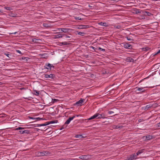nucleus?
Masks as SVG:
<instances>
[{"label": "nucleus", "instance_id": "obj_15", "mask_svg": "<svg viewBox=\"0 0 160 160\" xmlns=\"http://www.w3.org/2000/svg\"><path fill=\"white\" fill-rule=\"evenodd\" d=\"M98 24L101 26H105L106 27H107L108 26V25L107 23L102 22L99 23Z\"/></svg>", "mask_w": 160, "mask_h": 160}, {"label": "nucleus", "instance_id": "obj_3", "mask_svg": "<svg viewBox=\"0 0 160 160\" xmlns=\"http://www.w3.org/2000/svg\"><path fill=\"white\" fill-rule=\"evenodd\" d=\"M92 155L88 154L83 155L79 157V158L82 160H88L91 158Z\"/></svg>", "mask_w": 160, "mask_h": 160}, {"label": "nucleus", "instance_id": "obj_11", "mask_svg": "<svg viewBox=\"0 0 160 160\" xmlns=\"http://www.w3.org/2000/svg\"><path fill=\"white\" fill-rule=\"evenodd\" d=\"M65 35V34H56L54 36V38H62L64 37Z\"/></svg>", "mask_w": 160, "mask_h": 160}, {"label": "nucleus", "instance_id": "obj_38", "mask_svg": "<svg viewBox=\"0 0 160 160\" xmlns=\"http://www.w3.org/2000/svg\"><path fill=\"white\" fill-rule=\"evenodd\" d=\"M98 50H101V51H105V50L104 49H102L101 48H99L98 49Z\"/></svg>", "mask_w": 160, "mask_h": 160}, {"label": "nucleus", "instance_id": "obj_22", "mask_svg": "<svg viewBox=\"0 0 160 160\" xmlns=\"http://www.w3.org/2000/svg\"><path fill=\"white\" fill-rule=\"evenodd\" d=\"M152 106V105H150V104L147 105L144 108V110H148L149 108H151Z\"/></svg>", "mask_w": 160, "mask_h": 160}, {"label": "nucleus", "instance_id": "obj_18", "mask_svg": "<svg viewBox=\"0 0 160 160\" xmlns=\"http://www.w3.org/2000/svg\"><path fill=\"white\" fill-rule=\"evenodd\" d=\"M153 137L152 135L147 136H146V139L147 140H150Z\"/></svg>", "mask_w": 160, "mask_h": 160}, {"label": "nucleus", "instance_id": "obj_1", "mask_svg": "<svg viewBox=\"0 0 160 160\" xmlns=\"http://www.w3.org/2000/svg\"><path fill=\"white\" fill-rule=\"evenodd\" d=\"M75 117V116H73L72 117L69 118L65 122L64 125L62 126V127L60 129V130H62L63 129L66 128L67 126H65V125L68 124Z\"/></svg>", "mask_w": 160, "mask_h": 160}, {"label": "nucleus", "instance_id": "obj_47", "mask_svg": "<svg viewBox=\"0 0 160 160\" xmlns=\"http://www.w3.org/2000/svg\"><path fill=\"white\" fill-rule=\"evenodd\" d=\"M17 33V32H12V33H10V34H16V33Z\"/></svg>", "mask_w": 160, "mask_h": 160}, {"label": "nucleus", "instance_id": "obj_19", "mask_svg": "<svg viewBox=\"0 0 160 160\" xmlns=\"http://www.w3.org/2000/svg\"><path fill=\"white\" fill-rule=\"evenodd\" d=\"M31 119H32L33 120H37L38 121H39L40 120H43L44 119L43 118H31Z\"/></svg>", "mask_w": 160, "mask_h": 160}, {"label": "nucleus", "instance_id": "obj_5", "mask_svg": "<svg viewBox=\"0 0 160 160\" xmlns=\"http://www.w3.org/2000/svg\"><path fill=\"white\" fill-rule=\"evenodd\" d=\"M127 158H128V160H134L138 158L135 153L132 154Z\"/></svg>", "mask_w": 160, "mask_h": 160}, {"label": "nucleus", "instance_id": "obj_24", "mask_svg": "<svg viewBox=\"0 0 160 160\" xmlns=\"http://www.w3.org/2000/svg\"><path fill=\"white\" fill-rule=\"evenodd\" d=\"M134 12H133L136 14H139L141 13V11L140 10L137 9L134 10Z\"/></svg>", "mask_w": 160, "mask_h": 160}, {"label": "nucleus", "instance_id": "obj_56", "mask_svg": "<svg viewBox=\"0 0 160 160\" xmlns=\"http://www.w3.org/2000/svg\"><path fill=\"white\" fill-rule=\"evenodd\" d=\"M2 84V82H0V85H1Z\"/></svg>", "mask_w": 160, "mask_h": 160}, {"label": "nucleus", "instance_id": "obj_57", "mask_svg": "<svg viewBox=\"0 0 160 160\" xmlns=\"http://www.w3.org/2000/svg\"><path fill=\"white\" fill-rule=\"evenodd\" d=\"M89 7H91L92 6H90V5H89Z\"/></svg>", "mask_w": 160, "mask_h": 160}, {"label": "nucleus", "instance_id": "obj_53", "mask_svg": "<svg viewBox=\"0 0 160 160\" xmlns=\"http://www.w3.org/2000/svg\"><path fill=\"white\" fill-rule=\"evenodd\" d=\"M128 160L129 159H128V158H127V159H125V160Z\"/></svg>", "mask_w": 160, "mask_h": 160}, {"label": "nucleus", "instance_id": "obj_14", "mask_svg": "<svg viewBox=\"0 0 160 160\" xmlns=\"http://www.w3.org/2000/svg\"><path fill=\"white\" fill-rule=\"evenodd\" d=\"M123 47L125 48L131 49L132 48L131 45L128 43H126L123 45Z\"/></svg>", "mask_w": 160, "mask_h": 160}, {"label": "nucleus", "instance_id": "obj_34", "mask_svg": "<svg viewBox=\"0 0 160 160\" xmlns=\"http://www.w3.org/2000/svg\"><path fill=\"white\" fill-rule=\"evenodd\" d=\"M24 129V128H22V127H18V128H17L15 129V130H22V129Z\"/></svg>", "mask_w": 160, "mask_h": 160}, {"label": "nucleus", "instance_id": "obj_58", "mask_svg": "<svg viewBox=\"0 0 160 160\" xmlns=\"http://www.w3.org/2000/svg\"><path fill=\"white\" fill-rule=\"evenodd\" d=\"M24 89V88H22V89Z\"/></svg>", "mask_w": 160, "mask_h": 160}, {"label": "nucleus", "instance_id": "obj_25", "mask_svg": "<svg viewBox=\"0 0 160 160\" xmlns=\"http://www.w3.org/2000/svg\"><path fill=\"white\" fill-rule=\"evenodd\" d=\"M4 54L5 55H6L7 56L8 58H9L8 59H11L10 56H11V53H10V54L8 53H4Z\"/></svg>", "mask_w": 160, "mask_h": 160}, {"label": "nucleus", "instance_id": "obj_40", "mask_svg": "<svg viewBox=\"0 0 160 160\" xmlns=\"http://www.w3.org/2000/svg\"><path fill=\"white\" fill-rule=\"evenodd\" d=\"M121 26L120 25H117L115 27L118 29H119L121 28Z\"/></svg>", "mask_w": 160, "mask_h": 160}, {"label": "nucleus", "instance_id": "obj_17", "mask_svg": "<svg viewBox=\"0 0 160 160\" xmlns=\"http://www.w3.org/2000/svg\"><path fill=\"white\" fill-rule=\"evenodd\" d=\"M17 15L16 14L13 13L12 12H11L9 14H8V15L9 16L13 17H16L17 16Z\"/></svg>", "mask_w": 160, "mask_h": 160}, {"label": "nucleus", "instance_id": "obj_4", "mask_svg": "<svg viewBox=\"0 0 160 160\" xmlns=\"http://www.w3.org/2000/svg\"><path fill=\"white\" fill-rule=\"evenodd\" d=\"M50 154V153L49 152L42 151L41 152H39L38 153V155L39 156H43L44 155L47 156Z\"/></svg>", "mask_w": 160, "mask_h": 160}, {"label": "nucleus", "instance_id": "obj_12", "mask_svg": "<svg viewBox=\"0 0 160 160\" xmlns=\"http://www.w3.org/2000/svg\"><path fill=\"white\" fill-rule=\"evenodd\" d=\"M20 134H23L26 133L27 134H29L30 133V132L28 130H20L19 131Z\"/></svg>", "mask_w": 160, "mask_h": 160}, {"label": "nucleus", "instance_id": "obj_10", "mask_svg": "<svg viewBox=\"0 0 160 160\" xmlns=\"http://www.w3.org/2000/svg\"><path fill=\"white\" fill-rule=\"evenodd\" d=\"M59 30H61V31L64 33H67L68 31L71 30V29L68 28H58Z\"/></svg>", "mask_w": 160, "mask_h": 160}, {"label": "nucleus", "instance_id": "obj_41", "mask_svg": "<svg viewBox=\"0 0 160 160\" xmlns=\"http://www.w3.org/2000/svg\"><path fill=\"white\" fill-rule=\"evenodd\" d=\"M64 36L65 37L67 38H70V36H69L67 35L66 34H65V35Z\"/></svg>", "mask_w": 160, "mask_h": 160}, {"label": "nucleus", "instance_id": "obj_2", "mask_svg": "<svg viewBox=\"0 0 160 160\" xmlns=\"http://www.w3.org/2000/svg\"><path fill=\"white\" fill-rule=\"evenodd\" d=\"M147 87H141L139 88L138 87H136L134 89L135 90V92H138V93H141L142 92H145L146 90L145 89V88H147Z\"/></svg>", "mask_w": 160, "mask_h": 160}, {"label": "nucleus", "instance_id": "obj_42", "mask_svg": "<svg viewBox=\"0 0 160 160\" xmlns=\"http://www.w3.org/2000/svg\"><path fill=\"white\" fill-rule=\"evenodd\" d=\"M127 60H129L130 61V62H131V60H133L132 58H128L127 59Z\"/></svg>", "mask_w": 160, "mask_h": 160}, {"label": "nucleus", "instance_id": "obj_8", "mask_svg": "<svg viewBox=\"0 0 160 160\" xmlns=\"http://www.w3.org/2000/svg\"><path fill=\"white\" fill-rule=\"evenodd\" d=\"M44 77L46 78H50L52 79H54L55 78V75L54 74H44Z\"/></svg>", "mask_w": 160, "mask_h": 160}, {"label": "nucleus", "instance_id": "obj_23", "mask_svg": "<svg viewBox=\"0 0 160 160\" xmlns=\"http://www.w3.org/2000/svg\"><path fill=\"white\" fill-rule=\"evenodd\" d=\"M113 128H116V129H118V128H121L122 127V126H119V125H114L113 126Z\"/></svg>", "mask_w": 160, "mask_h": 160}, {"label": "nucleus", "instance_id": "obj_32", "mask_svg": "<svg viewBox=\"0 0 160 160\" xmlns=\"http://www.w3.org/2000/svg\"><path fill=\"white\" fill-rule=\"evenodd\" d=\"M58 101V99H52V103Z\"/></svg>", "mask_w": 160, "mask_h": 160}, {"label": "nucleus", "instance_id": "obj_54", "mask_svg": "<svg viewBox=\"0 0 160 160\" xmlns=\"http://www.w3.org/2000/svg\"><path fill=\"white\" fill-rule=\"evenodd\" d=\"M0 12H2V11L1 9H0Z\"/></svg>", "mask_w": 160, "mask_h": 160}, {"label": "nucleus", "instance_id": "obj_13", "mask_svg": "<svg viewBox=\"0 0 160 160\" xmlns=\"http://www.w3.org/2000/svg\"><path fill=\"white\" fill-rule=\"evenodd\" d=\"M90 27V26L88 25H80L79 26V27L78 28V29H86Z\"/></svg>", "mask_w": 160, "mask_h": 160}, {"label": "nucleus", "instance_id": "obj_45", "mask_svg": "<svg viewBox=\"0 0 160 160\" xmlns=\"http://www.w3.org/2000/svg\"><path fill=\"white\" fill-rule=\"evenodd\" d=\"M16 51L19 53H20V54H22L21 53V52L20 51V50H16Z\"/></svg>", "mask_w": 160, "mask_h": 160}, {"label": "nucleus", "instance_id": "obj_7", "mask_svg": "<svg viewBox=\"0 0 160 160\" xmlns=\"http://www.w3.org/2000/svg\"><path fill=\"white\" fill-rule=\"evenodd\" d=\"M54 68V66L52 64L50 63H48V64H46L45 66H44V68L47 69L48 70H51L52 68Z\"/></svg>", "mask_w": 160, "mask_h": 160}, {"label": "nucleus", "instance_id": "obj_46", "mask_svg": "<svg viewBox=\"0 0 160 160\" xmlns=\"http://www.w3.org/2000/svg\"><path fill=\"white\" fill-rule=\"evenodd\" d=\"M157 125L158 127H160V122L157 124Z\"/></svg>", "mask_w": 160, "mask_h": 160}, {"label": "nucleus", "instance_id": "obj_51", "mask_svg": "<svg viewBox=\"0 0 160 160\" xmlns=\"http://www.w3.org/2000/svg\"><path fill=\"white\" fill-rule=\"evenodd\" d=\"M160 53V49L157 52V54H158Z\"/></svg>", "mask_w": 160, "mask_h": 160}, {"label": "nucleus", "instance_id": "obj_55", "mask_svg": "<svg viewBox=\"0 0 160 160\" xmlns=\"http://www.w3.org/2000/svg\"><path fill=\"white\" fill-rule=\"evenodd\" d=\"M148 48V49H146V50H148V48Z\"/></svg>", "mask_w": 160, "mask_h": 160}, {"label": "nucleus", "instance_id": "obj_21", "mask_svg": "<svg viewBox=\"0 0 160 160\" xmlns=\"http://www.w3.org/2000/svg\"><path fill=\"white\" fill-rule=\"evenodd\" d=\"M33 94L36 96H38L39 94V92L36 90H33Z\"/></svg>", "mask_w": 160, "mask_h": 160}, {"label": "nucleus", "instance_id": "obj_36", "mask_svg": "<svg viewBox=\"0 0 160 160\" xmlns=\"http://www.w3.org/2000/svg\"><path fill=\"white\" fill-rule=\"evenodd\" d=\"M126 38L128 41H133V39H132L129 36L127 37Z\"/></svg>", "mask_w": 160, "mask_h": 160}, {"label": "nucleus", "instance_id": "obj_33", "mask_svg": "<svg viewBox=\"0 0 160 160\" xmlns=\"http://www.w3.org/2000/svg\"><path fill=\"white\" fill-rule=\"evenodd\" d=\"M145 13L147 14V15L148 16H150L151 15H152V14L150 12H148V11H145Z\"/></svg>", "mask_w": 160, "mask_h": 160}, {"label": "nucleus", "instance_id": "obj_35", "mask_svg": "<svg viewBox=\"0 0 160 160\" xmlns=\"http://www.w3.org/2000/svg\"><path fill=\"white\" fill-rule=\"evenodd\" d=\"M74 18L76 20H82V19L80 17H75Z\"/></svg>", "mask_w": 160, "mask_h": 160}, {"label": "nucleus", "instance_id": "obj_43", "mask_svg": "<svg viewBox=\"0 0 160 160\" xmlns=\"http://www.w3.org/2000/svg\"><path fill=\"white\" fill-rule=\"evenodd\" d=\"M69 43L67 42H64L63 45H68Z\"/></svg>", "mask_w": 160, "mask_h": 160}, {"label": "nucleus", "instance_id": "obj_37", "mask_svg": "<svg viewBox=\"0 0 160 160\" xmlns=\"http://www.w3.org/2000/svg\"><path fill=\"white\" fill-rule=\"evenodd\" d=\"M141 153V152H140V151L139 150L138 151V152H137L136 155L137 156L139 154Z\"/></svg>", "mask_w": 160, "mask_h": 160}, {"label": "nucleus", "instance_id": "obj_44", "mask_svg": "<svg viewBox=\"0 0 160 160\" xmlns=\"http://www.w3.org/2000/svg\"><path fill=\"white\" fill-rule=\"evenodd\" d=\"M145 150L144 149H142L141 150H140V152H141V153L144 152V151Z\"/></svg>", "mask_w": 160, "mask_h": 160}, {"label": "nucleus", "instance_id": "obj_49", "mask_svg": "<svg viewBox=\"0 0 160 160\" xmlns=\"http://www.w3.org/2000/svg\"><path fill=\"white\" fill-rule=\"evenodd\" d=\"M41 124H37V126H36L37 127H40L41 126H40Z\"/></svg>", "mask_w": 160, "mask_h": 160}, {"label": "nucleus", "instance_id": "obj_9", "mask_svg": "<svg viewBox=\"0 0 160 160\" xmlns=\"http://www.w3.org/2000/svg\"><path fill=\"white\" fill-rule=\"evenodd\" d=\"M96 115L97 116V119H99L101 118H106L105 117L104 114L103 113L99 114V113H97Z\"/></svg>", "mask_w": 160, "mask_h": 160}, {"label": "nucleus", "instance_id": "obj_26", "mask_svg": "<svg viewBox=\"0 0 160 160\" xmlns=\"http://www.w3.org/2000/svg\"><path fill=\"white\" fill-rule=\"evenodd\" d=\"M75 137L76 138H83V136L81 135H80V134H78V135H76L75 136Z\"/></svg>", "mask_w": 160, "mask_h": 160}, {"label": "nucleus", "instance_id": "obj_6", "mask_svg": "<svg viewBox=\"0 0 160 160\" xmlns=\"http://www.w3.org/2000/svg\"><path fill=\"white\" fill-rule=\"evenodd\" d=\"M85 101V99L81 98L79 101L77 102L75 105H77L78 106H81L82 104V103Z\"/></svg>", "mask_w": 160, "mask_h": 160}, {"label": "nucleus", "instance_id": "obj_31", "mask_svg": "<svg viewBox=\"0 0 160 160\" xmlns=\"http://www.w3.org/2000/svg\"><path fill=\"white\" fill-rule=\"evenodd\" d=\"M84 34H85V33L83 32H79L78 33V35H81L82 36H83L84 35Z\"/></svg>", "mask_w": 160, "mask_h": 160}, {"label": "nucleus", "instance_id": "obj_28", "mask_svg": "<svg viewBox=\"0 0 160 160\" xmlns=\"http://www.w3.org/2000/svg\"><path fill=\"white\" fill-rule=\"evenodd\" d=\"M4 8L8 10H12V7H5Z\"/></svg>", "mask_w": 160, "mask_h": 160}, {"label": "nucleus", "instance_id": "obj_52", "mask_svg": "<svg viewBox=\"0 0 160 160\" xmlns=\"http://www.w3.org/2000/svg\"><path fill=\"white\" fill-rule=\"evenodd\" d=\"M79 116V115H77L76 116L77 117H78Z\"/></svg>", "mask_w": 160, "mask_h": 160}, {"label": "nucleus", "instance_id": "obj_39", "mask_svg": "<svg viewBox=\"0 0 160 160\" xmlns=\"http://www.w3.org/2000/svg\"><path fill=\"white\" fill-rule=\"evenodd\" d=\"M108 113L109 114H110L114 113V112L112 111H109L108 112Z\"/></svg>", "mask_w": 160, "mask_h": 160}, {"label": "nucleus", "instance_id": "obj_50", "mask_svg": "<svg viewBox=\"0 0 160 160\" xmlns=\"http://www.w3.org/2000/svg\"><path fill=\"white\" fill-rule=\"evenodd\" d=\"M94 50H95V48L93 46H91V47Z\"/></svg>", "mask_w": 160, "mask_h": 160}, {"label": "nucleus", "instance_id": "obj_16", "mask_svg": "<svg viewBox=\"0 0 160 160\" xmlns=\"http://www.w3.org/2000/svg\"><path fill=\"white\" fill-rule=\"evenodd\" d=\"M96 118L97 119V116L96 115V113L94 114L93 116H92L91 118L88 119H87L88 120L93 119H94Z\"/></svg>", "mask_w": 160, "mask_h": 160}, {"label": "nucleus", "instance_id": "obj_48", "mask_svg": "<svg viewBox=\"0 0 160 160\" xmlns=\"http://www.w3.org/2000/svg\"><path fill=\"white\" fill-rule=\"evenodd\" d=\"M63 44H64V42H60V45L61 46L62 45H63Z\"/></svg>", "mask_w": 160, "mask_h": 160}, {"label": "nucleus", "instance_id": "obj_30", "mask_svg": "<svg viewBox=\"0 0 160 160\" xmlns=\"http://www.w3.org/2000/svg\"><path fill=\"white\" fill-rule=\"evenodd\" d=\"M48 125H49V123H48L47 122L45 123L41 124L40 126H44Z\"/></svg>", "mask_w": 160, "mask_h": 160}, {"label": "nucleus", "instance_id": "obj_27", "mask_svg": "<svg viewBox=\"0 0 160 160\" xmlns=\"http://www.w3.org/2000/svg\"><path fill=\"white\" fill-rule=\"evenodd\" d=\"M58 122V121L57 120L54 121H51L50 122H47L48 123H49V124H50L53 123H57Z\"/></svg>", "mask_w": 160, "mask_h": 160}, {"label": "nucleus", "instance_id": "obj_20", "mask_svg": "<svg viewBox=\"0 0 160 160\" xmlns=\"http://www.w3.org/2000/svg\"><path fill=\"white\" fill-rule=\"evenodd\" d=\"M40 40L39 39L34 38L32 39V41L34 42H38Z\"/></svg>", "mask_w": 160, "mask_h": 160}, {"label": "nucleus", "instance_id": "obj_29", "mask_svg": "<svg viewBox=\"0 0 160 160\" xmlns=\"http://www.w3.org/2000/svg\"><path fill=\"white\" fill-rule=\"evenodd\" d=\"M29 58L27 57H22V59L25 61H28Z\"/></svg>", "mask_w": 160, "mask_h": 160}]
</instances>
